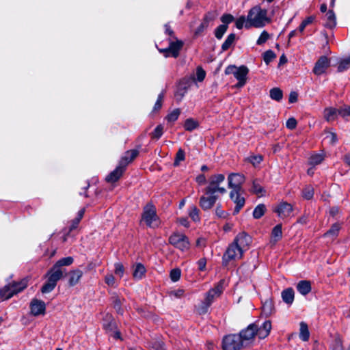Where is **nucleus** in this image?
Masks as SVG:
<instances>
[{"mask_svg":"<svg viewBox=\"0 0 350 350\" xmlns=\"http://www.w3.org/2000/svg\"><path fill=\"white\" fill-rule=\"evenodd\" d=\"M181 271L179 269H174L170 271V278L173 282H177L180 278Z\"/></svg>","mask_w":350,"mask_h":350,"instance_id":"bf43d9fd","label":"nucleus"},{"mask_svg":"<svg viewBox=\"0 0 350 350\" xmlns=\"http://www.w3.org/2000/svg\"><path fill=\"white\" fill-rule=\"evenodd\" d=\"M240 191H241L231 190L230 193V198L235 204V207L233 211L234 215L239 213L240 210L245 205V198L241 196Z\"/></svg>","mask_w":350,"mask_h":350,"instance_id":"2eb2a0df","label":"nucleus"},{"mask_svg":"<svg viewBox=\"0 0 350 350\" xmlns=\"http://www.w3.org/2000/svg\"><path fill=\"white\" fill-rule=\"evenodd\" d=\"M282 237V225H276L271 231L270 243L275 244Z\"/></svg>","mask_w":350,"mask_h":350,"instance_id":"4be33fe9","label":"nucleus"},{"mask_svg":"<svg viewBox=\"0 0 350 350\" xmlns=\"http://www.w3.org/2000/svg\"><path fill=\"white\" fill-rule=\"evenodd\" d=\"M142 220L148 227L152 228H158L161 224L160 219L157 215L156 208L152 204H147L144 207Z\"/></svg>","mask_w":350,"mask_h":350,"instance_id":"39448f33","label":"nucleus"},{"mask_svg":"<svg viewBox=\"0 0 350 350\" xmlns=\"http://www.w3.org/2000/svg\"><path fill=\"white\" fill-rule=\"evenodd\" d=\"M251 242V237L245 232L238 234L233 241V243L243 252L248 249Z\"/></svg>","mask_w":350,"mask_h":350,"instance_id":"4468645a","label":"nucleus"},{"mask_svg":"<svg viewBox=\"0 0 350 350\" xmlns=\"http://www.w3.org/2000/svg\"><path fill=\"white\" fill-rule=\"evenodd\" d=\"M199 213V209L196 206H193L190 208L189 215L193 221H199L200 219Z\"/></svg>","mask_w":350,"mask_h":350,"instance_id":"a19ab883","label":"nucleus"},{"mask_svg":"<svg viewBox=\"0 0 350 350\" xmlns=\"http://www.w3.org/2000/svg\"><path fill=\"white\" fill-rule=\"evenodd\" d=\"M299 213V209L295 208L292 204L286 202V217H293Z\"/></svg>","mask_w":350,"mask_h":350,"instance_id":"58836bf2","label":"nucleus"},{"mask_svg":"<svg viewBox=\"0 0 350 350\" xmlns=\"http://www.w3.org/2000/svg\"><path fill=\"white\" fill-rule=\"evenodd\" d=\"M187 92V88L186 86L180 85L174 94L176 100L178 102H180L183 97L185 96Z\"/></svg>","mask_w":350,"mask_h":350,"instance_id":"ea45409f","label":"nucleus"},{"mask_svg":"<svg viewBox=\"0 0 350 350\" xmlns=\"http://www.w3.org/2000/svg\"><path fill=\"white\" fill-rule=\"evenodd\" d=\"M254 167L258 166L262 161V156L260 154L252 155L247 159Z\"/></svg>","mask_w":350,"mask_h":350,"instance_id":"09e8293b","label":"nucleus"},{"mask_svg":"<svg viewBox=\"0 0 350 350\" xmlns=\"http://www.w3.org/2000/svg\"><path fill=\"white\" fill-rule=\"evenodd\" d=\"M105 321H108L109 322L107 323H105L104 322L103 323V327L104 328L107 330V331H109V330H112L113 329V327L114 325V323L113 321V319H112V317L110 315H107L106 316V320Z\"/></svg>","mask_w":350,"mask_h":350,"instance_id":"680f3d73","label":"nucleus"},{"mask_svg":"<svg viewBox=\"0 0 350 350\" xmlns=\"http://www.w3.org/2000/svg\"><path fill=\"white\" fill-rule=\"evenodd\" d=\"M276 57V55L271 50H268L263 53V60L267 65Z\"/></svg>","mask_w":350,"mask_h":350,"instance_id":"37998d69","label":"nucleus"},{"mask_svg":"<svg viewBox=\"0 0 350 350\" xmlns=\"http://www.w3.org/2000/svg\"><path fill=\"white\" fill-rule=\"evenodd\" d=\"M248 72V68L245 66H241L239 68L235 66H229L225 70L226 75L233 74L234 77L238 80L237 87H242L245 84Z\"/></svg>","mask_w":350,"mask_h":350,"instance_id":"423d86ee","label":"nucleus"},{"mask_svg":"<svg viewBox=\"0 0 350 350\" xmlns=\"http://www.w3.org/2000/svg\"><path fill=\"white\" fill-rule=\"evenodd\" d=\"M338 109L334 107H328L325 108L324 111V117L325 119L328 121H334L335 120L338 116Z\"/></svg>","mask_w":350,"mask_h":350,"instance_id":"bb28decb","label":"nucleus"},{"mask_svg":"<svg viewBox=\"0 0 350 350\" xmlns=\"http://www.w3.org/2000/svg\"><path fill=\"white\" fill-rule=\"evenodd\" d=\"M55 286L56 284L53 283L52 282H50V280L48 279L47 282L42 286L41 288V292L42 293H50L55 288Z\"/></svg>","mask_w":350,"mask_h":350,"instance_id":"de8ad7c7","label":"nucleus"},{"mask_svg":"<svg viewBox=\"0 0 350 350\" xmlns=\"http://www.w3.org/2000/svg\"><path fill=\"white\" fill-rule=\"evenodd\" d=\"M138 153L137 150H131L126 152L119 163L125 168L129 163L137 157Z\"/></svg>","mask_w":350,"mask_h":350,"instance_id":"aec40b11","label":"nucleus"},{"mask_svg":"<svg viewBox=\"0 0 350 350\" xmlns=\"http://www.w3.org/2000/svg\"><path fill=\"white\" fill-rule=\"evenodd\" d=\"M270 97L275 100H281L283 98V92L278 88H272L270 90Z\"/></svg>","mask_w":350,"mask_h":350,"instance_id":"72a5a7b5","label":"nucleus"},{"mask_svg":"<svg viewBox=\"0 0 350 350\" xmlns=\"http://www.w3.org/2000/svg\"><path fill=\"white\" fill-rule=\"evenodd\" d=\"M84 213H85L84 208H82L79 211V212L77 213V217L75 219H73L72 221V224L70 226V231L73 230L74 229H75L77 227L79 223L80 222L81 219L83 217Z\"/></svg>","mask_w":350,"mask_h":350,"instance_id":"f704fd0d","label":"nucleus"},{"mask_svg":"<svg viewBox=\"0 0 350 350\" xmlns=\"http://www.w3.org/2000/svg\"><path fill=\"white\" fill-rule=\"evenodd\" d=\"M327 22L324 26L329 29H333L336 25V17L333 10L329 9L326 13Z\"/></svg>","mask_w":350,"mask_h":350,"instance_id":"b1692460","label":"nucleus"},{"mask_svg":"<svg viewBox=\"0 0 350 350\" xmlns=\"http://www.w3.org/2000/svg\"><path fill=\"white\" fill-rule=\"evenodd\" d=\"M235 38H236V36H235V34H234V33H230V35H228V37L226 38V40L221 45L222 50L223 51L228 50L232 44L234 42Z\"/></svg>","mask_w":350,"mask_h":350,"instance_id":"e433bc0d","label":"nucleus"},{"mask_svg":"<svg viewBox=\"0 0 350 350\" xmlns=\"http://www.w3.org/2000/svg\"><path fill=\"white\" fill-rule=\"evenodd\" d=\"M269 33L267 31H263L257 40L256 44L258 45H262L269 40Z\"/></svg>","mask_w":350,"mask_h":350,"instance_id":"864d4df0","label":"nucleus"},{"mask_svg":"<svg viewBox=\"0 0 350 350\" xmlns=\"http://www.w3.org/2000/svg\"><path fill=\"white\" fill-rule=\"evenodd\" d=\"M183 46V42L176 38V41H170L168 48L161 50V52L164 53L165 57L172 56L177 57L179 52Z\"/></svg>","mask_w":350,"mask_h":350,"instance_id":"9b49d317","label":"nucleus"},{"mask_svg":"<svg viewBox=\"0 0 350 350\" xmlns=\"http://www.w3.org/2000/svg\"><path fill=\"white\" fill-rule=\"evenodd\" d=\"M297 125V121L294 117H291L286 121V127L290 130L295 129Z\"/></svg>","mask_w":350,"mask_h":350,"instance_id":"6e6d98bb","label":"nucleus"},{"mask_svg":"<svg viewBox=\"0 0 350 350\" xmlns=\"http://www.w3.org/2000/svg\"><path fill=\"white\" fill-rule=\"evenodd\" d=\"M265 211L266 206L262 204H258L256 206L253 211V217L255 219H260L264 215Z\"/></svg>","mask_w":350,"mask_h":350,"instance_id":"473e14b6","label":"nucleus"},{"mask_svg":"<svg viewBox=\"0 0 350 350\" xmlns=\"http://www.w3.org/2000/svg\"><path fill=\"white\" fill-rule=\"evenodd\" d=\"M46 276L50 282L55 284L63 277V272L61 269H57L53 266L46 273Z\"/></svg>","mask_w":350,"mask_h":350,"instance_id":"6ab92c4d","label":"nucleus"},{"mask_svg":"<svg viewBox=\"0 0 350 350\" xmlns=\"http://www.w3.org/2000/svg\"><path fill=\"white\" fill-rule=\"evenodd\" d=\"M163 133V126L161 124L158 125L151 133V137L152 139H158L162 136Z\"/></svg>","mask_w":350,"mask_h":350,"instance_id":"3c124183","label":"nucleus"},{"mask_svg":"<svg viewBox=\"0 0 350 350\" xmlns=\"http://www.w3.org/2000/svg\"><path fill=\"white\" fill-rule=\"evenodd\" d=\"M198 122L193 119L189 118L185 120L184 127L185 130L191 131L198 126Z\"/></svg>","mask_w":350,"mask_h":350,"instance_id":"c03bdc74","label":"nucleus"},{"mask_svg":"<svg viewBox=\"0 0 350 350\" xmlns=\"http://www.w3.org/2000/svg\"><path fill=\"white\" fill-rule=\"evenodd\" d=\"M17 284H9L5 286L3 288L0 289V297L3 299H8L11 298L14 294H16L23 289H25L27 286V280L25 279L22 280L18 282V285L20 286L18 289L15 288Z\"/></svg>","mask_w":350,"mask_h":350,"instance_id":"6e6552de","label":"nucleus"},{"mask_svg":"<svg viewBox=\"0 0 350 350\" xmlns=\"http://www.w3.org/2000/svg\"><path fill=\"white\" fill-rule=\"evenodd\" d=\"M325 157L323 154H313L309 158V164L313 166L317 165L324 160Z\"/></svg>","mask_w":350,"mask_h":350,"instance_id":"7c9ffc66","label":"nucleus"},{"mask_svg":"<svg viewBox=\"0 0 350 350\" xmlns=\"http://www.w3.org/2000/svg\"><path fill=\"white\" fill-rule=\"evenodd\" d=\"M105 283L110 286H116V279L112 274H107L105 277Z\"/></svg>","mask_w":350,"mask_h":350,"instance_id":"69168bd1","label":"nucleus"},{"mask_svg":"<svg viewBox=\"0 0 350 350\" xmlns=\"http://www.w3.org/2000/svg\"><path fill=\"white\" fill-rule=\"evenodd\" d=\"M269 22L267 10L256 5L251 8L248 12L245 28L249 29L251 27H262Z\"/></svg>","mask_w":350,"mask_h":350,"instance_id":"f03ea898","label":"nucleus"},{"mask_svg":"<svg viewBox=\"0 0 350 350\" xmlns=\"http://www.w3.org/2000/svg\"><path fill=\"white\" fill-rule=\"evenodd\" d=\"M185 159V153L183 149L180 148L176 154L174 165L175 166H178L179 165L180 162L184 161Z\"/></svg>","mask_w":350,"mask_h":350,"instance_id":"8fccbe9b","label":"nucleus"},{"mask_svg":"<svg viewBox=\"0 0 350 350\" xmlns=\"http://www.w3.org/2000/svg\"><path fill=\"white\" fill-rule=\"evenodd\" d=\"M121 300L118 297H116L113 300V308L118 313H122V310L121 308Z\"/></svg>","mask_w":350,"mask_h":350,"instance_id":"774afa93","label":"nucleus"},{"mask_svg":"<svg viewBox=\"0 0 350 350\" xmlns=\"http://www.w3.org/2000/svg\"><path fill=\"white\" fill-rule=\"evenodd\" d=\"M169 295L170 297H174L177 299L182 298L185 295V291L183 288H178L174 291H172L169 293Z\"/></svg>","mask_w":350,"mask_h":350,"instance_id":"603ef678","label":"nucleus"},{"mask_svg":"<svg viewBox=\"0 0 350 350\" xmlns=\"http://www.w3.org/2000/svg\"><path fill=\"white\" fill-rule=\"evenodd\" d=\"M295 292L293 288H286V304L291 305L294 301Z\"/></svg>","mask_w":350,"mask_h":350,"instance_id":"a18cd8bd","label":"nucleus"},{"mask_svg":"<svg viewBox=\"0 0 350 350\" xmlns=\"http://www.w3.org/2000/svg\"><path fill=\"white\" fill-rule=\"evenodd\" d=\"M216 12H208L204 16L199 27L196 29L195 36L200 35L217 17Z\"/></svg>","mask_w":350,"mask_h":350,"instance_id":"dca6fc26","label":"nucleus"},{"mask_svg":"<svg viewBox=\"0 0 350 350\" xmlns=\"http://www.w3.org/2000/svg\"><path fill=\"white\" fill-rule=\"evenodd\" d=\"M114 267H115V270H114L115 273L117 275H118L120 278H122L124 273V268L123 265L121 262H116V263H115Z\"/></svg>","mask_w":350,"mask_h":350,"instance_id":"4d7b16f0","label":"nucleus"},{"mask_svg":"<svg viewBox=\"0 0 350 350\" xmlns=\"http://www.w3.org/2000/svg\"><path fill=\"white\" fill-rule=\"evenodd\" d=\"M350 68V55L346 58L342 59L338 62V66L337 68V71L338 72H342Z\"/></svg>","mask_w":350,"mask_h":350,"instance_id":"2f4dec72","label":"nucleus"},{"mask_svg":"<svg viewBox=\"0 0 350 350\" xmlns=\"http://www.w3.org/2000/svg\"><path fill=\"white\" fill-rule=\"evenodd\" d=\"M242 251L233 242L229 245L222 257V263L224 266H227L230 260L240 259L243 256Z\"/></svg>","mask_w":350,"mask_h":350,"instance_id":"0eeeda50","label":"nucleus"},{"mask_svg":"<svg viewBox=\"0 0 350 350\" xmlns=\"http://www.w3.org/2000/svg\"><path fill=\"white\" fill-rule=\"evenodd\" d=\"M224 280H221L214 288L210 289L205 295L204 300L198 306L199 314H205L216 297H218L224 291Z\"/></svg>","mask_w":350,"mask_h":350,"instance_id":"7ed1b4c3","label":"nucleus"},{"mask_svg":"<svg viewBox=\"0 0 350 350\" xmlns=\"http://www.w3.org/2000/svg\"><path fill=\"white\" fill-rule=\"evenodd\" d=\"M146 273V269L144 266L141 263H137L134 269L133 273V278L137 280H141Z\"/></svg>","mask_w":350,"mask_h":350,"instance_id":"c85d7f7f","label":"nucleus"},{"mask_svg":"<svg viewBox=\"0 0 350 350\" xmlns=\"http://www.w3.org/2000/svg\"><path fill=\"white\" fill-rule=\"evenodd\" d=\"M245 347L239 334H230L224 338L222 348L224 350H240Z\"/></svg>","mask_w":350,"mask_h":350,"instance_id":"1a4fd4ad","label":"nucleus"},{"mask_svg":"<svg viewBox=\"0 0 350 350\" xmlns=\"http://www.w3.org/2000/svg\"><path fill=\"white\" fill-rule=\"evenodd\" d=\"M341 228L339 223H334L332 225L331 228L323 234L324 237H332V239H336Z\"/></svg>","mask_w":350,"mask_h":350,"instance_id":"a878e982","label":"nucleus"},{"mask_svg":"<svg viewBox=\"0 0 350 350\" xmlns=\"http://www.w3.org/2000/svg\"><path fill=\"white\" fill-rule=\"evenodd\" d=\"M208 196H202L200 198V207L204 210H209L211 209L216 202L217 200L218 199L217 195H211V194H206Z\"/></svg>","mask_w":350,"mask_h":350,"instance_id":"a211bd4d","label":"nucleus"},{"mask_svg":"<svg viewBox=\"0 0 350 350\" xmlns=\"http://www.w3.org/2000/svg\"><path fill=\"white\" fill-rule=\"evenodd\" d=\"M271 329V323L270 321L267 320L262 323L256 321L241 331L239 336L241 338L245 347H246L253 342L256 336L260 339L265 338L269 334Z\"/></svg>","mask_w":350,"mask_h":350,"instance_id":"f257e3e1","label":"nucleus"},{"mask_svg":"<svg viewBox=\"0 0 350 350\" xmlns=\"http://www.w3.org/2000/svg\"><path fill=\"white\" fill-rule=\"evenodd\" d=\"M225 176L221 174H217L211 176L209 178L208 185L205 189L206 194L217 195V193L224 194L226 189L224 187H220V184L224 183Z\"/></svg>","mask_w":350,"mask_h":350,"instance_id":"20e7f679","label":"nucleus"},{"mask_svg":"<svg viewBox=\"0 0 350 350\" xmlns=\"http://www.w3.org/2000/svg\"><path fill=\"white\" fill-rule=\"evenodd\" d=\"M299 338L304 342L308 341L310 338V332L308 329V326L306 323L304 321H301L299 324Z\"/></svg>","mask_w":350,"mask_h":350,"instance_id":"393cba45","label":"nucleus"},{"mask_svg":"<svg viewBox=\"0 0 350 350\" xmlns=\"http://www.w3.org/2000/svg\"><path fill=\"white\" fill-rule=\"evenodd\" d=\"M205 76V71L201 67H198L196 69V80L201 82L204 79Z\"/></svg>","mask_w":350,"mask_h":350,"instance_id":"e2e57ef3","label":"nucleus"},{"mask_svg":"<svg viewBox=\"0 0 350 350\" xmlns=\"http://www.w3.org/2000/svg\"><path fill=\"white\" fill-rule=\"evenodd\" d=\"M302 196L306 200H311L314 196V189L311 185H308L302 190Z\"/></svg>","mask_w":350,"mask_h":350,"instance_id":"c9c22d12","label":"nucleus"},{"mask_svg":"<svg viewBox=\"0 0 350 350\" xmlns=\"http://www.w3.org/2000/svg\"><path fill=\"white\" fill-rule=\"evenodd\" d=\"M247 22V18H245L244 16H242L237 19L235 22L236 27L239 29H241L243 26L245 27Z\"/></svg>","mask_w":350,"mask_h":350,"instance_id":"0e129e2a","label":"nucleus"},{"mask_svg":"<svg viewBox=\"0 0 350 350\" xmlns=\"http://www.w3.org/2000/svg\"><path fill=\"white\" fill-rule=\"evenodd\" d=\"M228 187L232 190L241 191L245 181L243 175L239 173H232L228 177Z\"/></svg>","mask_w":350,"mask_h":350,"instance_id":"ddd939ff","label":"nucleus"},{"mask_svg":"<svg viewBox=\"0 0 350 350\" xmlns=\"http://www.w3.org/2000/svg\"><path fill=\"white\" fill-rule=\"evenodd\" d=\"M31 312L34 316L44 314L46 310L45 303L37 299H33L30 304Z\"/></svg>","mask_w":350,"mask_h":350,"instance_id":"f3484780","label":"nucleus"},{"mask_svg":"<svg viewBox=\"0 0 350 350\" xmlns=\"http://www.w3.org/2000/svg\"><path fill=\"white\" fill-rule=\"evenodd\" d=\"M163 98H164V93H163V92H162L158 96L157 100L154 106L153 111H158L161 108Z\"/></svg>","mask_w":350,"mask_h":350,"instance_id":"052dcab7","label":"nucleus"},{"mask_svg":"<svg viewBox=\"0 0 350 350\" xmlns=\"http://www.w3.org/2000/svg\"><path fill=\"white\" fill-rule=\"evenodd\" d=\"M228 29V25H220L215 31V36L217 39H221Z\"/></svg>","mask_w":350,"mask_h":350,"instance_id":"49530a36","label":"nucleus"},{"mask_svg":"<svg viewBox=\"0 0 350 350\" xmlns=\"http://www.w3.org/2000/svg\"><path fill=\"white\" fill-rule=\"evenodd\" d=\"M273 311V305L271 299H267L262 303V313L267 317Z\"/></svg>","mask_w":350,"mask_h":350,"instance_id":"c756f323","label":"nucleus"},{"mask_svg":"<svg viewBox=\"0 0 350 350\" xmlns=\"http://www.w3.org/2000/svg\"><path fill=\"white\" fill-rule=\"evenodd\" d=\"M73 262V258L70 256L61 258L53 266L57 267V269H61L62 266H68Z\"/></svg>","mask_w":350,"mask_h":350,"instance_id":"4c0bfd02","label":"nucleus"},{"mask_svg":"<svg viewBox=\"0 0 350 350\" xmlns=\"http://www.w3.org/2000/svg\"><path fill=\"white\" fill-rule=\"evenodd\" d=\"M330 66V59L325 55L321 56L313 68L312 72L314 75L320 76L325 73L327 69Z\"/></svg>","mask_w":350,"mask_h":350,"instance_id":"f8f14e48","label":"nucleus"},{"mask_svg":"<svg viewBox=\"0 0 350 350\" xmlns=\"http://www.w3.org/2000/svg\"><path fill=\"white\" fill-rule=\"evenodd\" d=\"M338 115L342 118L350 116V105L338 108Z\"/></svg>","mask_w":350,"mask_h":350,"instance_id":"13d9d810","label":"nucleus"},{"mask_svg":"<svg viewBox=\"0 0 350 350\" xmlns=\"http://www.w3.org/2000/svg\"><path fill=\"white\" fill-rule=\"evenodd\" d=\"M311 283L308 280H301L297 285V291L303 295H308L311 291Z\"/></svg>","mask_w":350,"mask_h":350,"instance_id":"5701e85b","label":"nucleus"},{"mask_svg":"<svg viewBox=\"0 0 350 350\" xmlns=\"http://www.w3.org/2000/svg\"><path fill=\"white\" fill-rule=\"evenodd\" d=\"M169 242L181 251L188 250L190 246L188 238L185 234L178 232L173 233L169 238Z\"/></svg>","mask_w":350,"mask_h":350,"instance_id":"9d476101","label":"nucleus"},{"mask_svg":"<svg viewBox=\"0 0 350 350\" xmlns=\"http://www.w3.org/2000/svg\"><path fill=\"white\" fill-rule=\"evenodd\" d=\"M180 114V109H175L167 114L165 119L168 122H175L178 118Z\"/></svg>","mask_w":350,"mask_h":350,"instance_id":"79ce46f5","label":"nucleus"},{"mask_svg":"<svg viewBox=\"0 0 350 350\" xmlns=\"http://www.w3.org/2000/svg\"><path fill=\"white\" fill-rule=\"evenodd\" d=\"M332 350H344L342 340L340 337H336L334 339Z\"/></svg>","mask_w":350,"mask_h":350,"instance_id":"5fc2aeb1","label":"nucleus"},{"mask_svg":"<svg viewBox=\"0 0 350 350\" xmlns=\"http://www.w3.org/2000/svg\"><path fill=\"white\" fill-rule=\"evenodd\" d=\"M233 20H234L233 16L231 14H225L221 18V21L224 23L223 25H228V24L230 23L232 21H233Z\"/></svg>","mask_w":350,"mask_h":350,"instance_id":"338daca9","label":"nucleus"},{"mask_svg":"<svg viewBox=\"0 0 350 350\" xmlns=\"http://www.w3.org/2000/svg\"><path fill=\"white\" fill-rule=\"evenodd\" d=\"M69 275V284L70 286H75L79 282L83 275V272L79 269H76L70 271Z\"/></svg>","mask_w":350,"mask_h":350,"instance_id":"cd10ccee","label":"nucleus"},{"mask_svg":"<svg viewBox=\"0 0 350 350\" xmlns=\"http://www.w3.org/2000/svg\"><path fill=\"white\" fill-rule=\"evenodd\" d=\"M124 170L125 168L119 163L118 166L106 177V180L109 183L117 181L122 175Z\"/></svg>","mask_w":350,"mask_h":350,"instance_id":"412c9836","label":"nucleus"}]
</instances>
